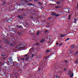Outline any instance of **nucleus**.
<instances>
[{
  "instance_id": "f257e3e1",
  "label": "nucleus",
  "mask_w": 78,
  "mask_h": 78,
  "mask_svg": "<svg viewBox=\"0 0 78 78\" xmlns=\"http://www.w3.org/2000/svg\"><path fill=\"white\" fill-rule=\"evenodd\" d=\"M71 70H69L68 72V75L69 76L70 78H72V77H73V74H72V73H71Z\"/></svg>"
},
{
  "instance_id": "f03ea898",
  "label": "nucleus",
  "mask_w": 78,
  "mask_h": 78,
  "mask_svg": "<svg viewBox=\"0 0 78 78\" xmlns=\"http://www.w3.org/2000/svg\"><path fill=\"white\" fill-rule=\"evenodd\" d=\"M27 5L29 6H34L33 4L31 3H28L27 4Z\"/></svg>"
},
{
  "instance_id": "7ed1b4c3",
  "label": "nucleus",
  "mask_w": 78,
  "mask_h": 78,
  "mask_svg": "<svg viewBox=\"0 0 78 78\" xmlns=\"http://www.w3.org/2000/svg\"><path fill=\"white\" fill-rule=\"evenodd\" d=\"M66 35H64V34H61V36L62 37H64V36H66Z\"/></svg>"
},
{
  "instance_id": "20e7f679",
  "label": "nucleus",
  "mask_w": 78,
  "mask_h": 78,
  "mask_svg": "<svg viewBox=\"0 0 78 78\" xmlns=\"http://www.w3.org/2000/svg\"><path fill=\"white\" fill-rule=\"evenodd\" d=\"M51 14L52 15V16H55V15H56V13H55V12H54L52 13Z\"/></svg>"
},
{
  "instance_id": "39448f33",
  "label": "nucleus",
  "mask_w": 78,
  "mask_h": 78,
  "mask_svg": "<svg viewBox=\"0 0 78 78\" xmlns=\"http://www.w3.org/2000/svg\"><path fill=\"white\" fill-rule=\"evenodd\" d=\"M17 17H18L19 19H22V17L20 16H17Z\"/></svg>"
},
{
  "instance_id": "423d86ee",
  "label": "nucleus",
  "mask_w": 78,
  "mask_h": 78,
  "mask_svg": "<svg viewBox=\"0 0 78 78\" xmlns=\"http://www.w3.org/2000/svg\"><path fill=\"white\" fill-rule=\"evenodd\" d=\"M38 5H39V6H42V4L40 2H39L38 3Z\"/></svg>"
},
{
  "instance_id": "0eeeda50",
  "label": "nucleus",
  "mask_w": 78,
  "mask_h": 78,
  "mask_svg": "<svg viewBox=\"0 0 78 78\" xmlns=\"http://www.w3.org/2000/svg\"><path fill=\"white\" fill-rule=\"evenodd\" d=\"M2 3H3V4H2V5H5V1H2Z\"/></svg>"
},
{
  "instance_id": "6e6552de",
  "label": "nucleus",
  "mask_w": 78,
  "mask_h": 78,
  "mask_svg": "<svg viewBox=\"0 0 78 78\" xmlns=\"http://www.w3.org/2000/svg\"><path fill=\"white\" fill-rule=\"evenodd\" d=\"M60 3H61V2H57V5H59Z\"/></svg>"
},
{
  "instance_id": "1a4fd4ad",
  "label": "nucleus",
  "mask_w": 78,
  "mask_h": 78,
  "mask_svg": "<svg viewBox=\"0 0 78 78\" xmlns=\"http://www.w3.org/2000/svg\"><path fill=\"white\" fill-rule=\"evenodd\" d=\"M44 41V39H42L41 41L40 42H41V43L43 42Z\"/></svg>"
},
{
  "instance_id": "9d476101",
  "label": "nucleus",
  "mask_w": 78,
  "mask_h": 78,
  "mask_svg": "<svg viewBox=\"0 0 78 78\" xmlns=\"http://www.w3.org/2000/svg\"><path fill=\"white\" fill-rule=\"evenodd\" d=\"M71 16V15L70 14L69 16V18H68L69 20H70V16Z\"/></svg>"
},
{
  "instance_id": "9b49d317",
  "label": "nucleus",
  "mask_w": 78,
  "mask_h": 78,
  "mask_svg": "<svg viewBox=\"0 0 78 78\" xmlns=\"http://www.w3.org/2000/svg\"><path fill=\"white\" fill-rule=\"evenodd\" d=\"M65 9H66V10H70V9L69 8H66Z\"/></svg>"
},
{
  "instance_id": "f8f14e48",
  "label": "nucleus",
  "mask_w": 78,
  "mask_h": 78,
  "mask_svg": "<svg viewBox=\"0 0 78 78\" xmlns=\"http://www.w3.org/2000/svg\"><path fill=\"white\" fill-rule=\"evenodd\" d=\"M69 38H67L66 40H65V41H68V40H69Z\"/></svg>"
},
{
  "instance_id": "ddd939ff",
  "label": "nucleus",
  "mask_w": 78,
  "mask_h": 78,
  "mask_svg": "<svg viewBox=\"0 0 78 78\" xmlns=\"http://www.w3.org/2000/svg\"><path fill=\"white\" fill-rule=\"evenodd\" d=\"M75 54L76 55H77V54H78V50L76 51V52L75 53Z\"/></svg>"
},
{
  "instance_id": "4468645a",
  "label": "nucleus",
  "mask_w": 78,
  "mask_h": 78,
  "mask_svg": "<svg viewBox=\"0 0 78 78\" xmlns=\"http://www.w3.org/2000/svg\"><path fill=\"white\" fill-rule=\"evenodd\" d=\"M74 47V45H72L71 46V48H73Z\"/></svg>"
},
{
  "instance_id": "2eb2a0df",
  "label": "nucleus",
  "mask_w": 78,
  "mask_h": 78,
  "mask_svg": "<svg viewBox=\"0 0 78 78\" xmlns=\"http://www.w3.org/2000/svg\"><path fill=\"white\" fill-rule=\"evenodd\" d=\"M39 33V31H38V32H37V35H38Z\"/></svg>"
},
{
  "instance_id": "dca6fc26",
  "label": "nucleus",
  "mask_w": 78,
  "mask_h": 78,
  "mask_svg": "<svg viewBox=\"0 0 78 78\" xmlns=\"http://www.w3.org/2000/svg\"><path fill=\"white\" fill-rule=\"evenodd\" d=\"M11 59H12V57H11L10 58H9L8 59V60H9V61H10Z\"/></svg>"
},
{
  "instance_id": "f3484780",
  "label": "nucleus",
  "mask_w": 78,
  "mask_h": 78,
  "mask_svg": "<svg viewBox=\"0 0 78 78\" xmlns=\"http://www.w3.org/2000/svg\"><path fill=\"white\" fill-rule=\"evenodd\" d=\"M61 8V7H59V6H56L55 7V8Z\"/></svg>"
},
{
  "instance_id": "a211bd4d",
  "label": "nucleus",
  "mask_w": 78,
  "mask_h": 78,
  "mask_svg": "<svg viewBox=\"0 0 78 78\" xmlns=\"http://www.w3.org/2000/svg\"><path fill=\"white\" fill-rule=\"evenodd\" d=\"M50 51L49 50H47V51H46V53H48V52H49Z\"/></svg>"
},
{
  "instance_id": "6ab92c4d",
  "label": "nucleus",
  "mask_w": 78,
  "mask_h": 78,
  "mask_svg": "<svg viewBox=\"0 0 78 78\" xmlns=\"http://www.w3.org/2000/svg\"><path fill=\"white\" fill-rule=\"evenodd\" d=\"M69 52H70V53H71V54H72V51H71V50L69 51Z\"/></svg>"
},
{
  "instance_id": "aec40b11",
  "label": "nucleus",
  "mask_w": 78,
  "mask_h": 78,
  "mask_svg": "<svg viewBox=\"0 0 78 78\" xmlns=\"http://www.w3.org/2000/svg\"><path fill=\"white\" fill-rule=\"evenodd\" d=\"M21 60H22V61H24V60H25V59L24 58H21Z\"/></svg>"
},
{
  "instance_id": "412c9836",
  "label": "nucleus",
  "mask_w": 78,
  "mask_h": 78,
  "mask_svg": "<svg viewBox=\"0 0 78 78\" xmlns=\"http://www.w3.org/2000/svg\"><path fill=\"white\" fill-rule=\"evenodd\" d=\"M28 59H29V58H28V57H27V58H26V60H28Z\"/></svg>"
},
{
  "instance_id": "4be33fe9",
  "label": "nucleus",
  "mask_w": 78,
  "mask_h": 78,
  "mask_svg": "<svg viewBox=\"0 0 78 78\" xmlns=\"http://www.w3.org/2000/svg\"><path fill=\"white\" fill-rule=\"evenodd\" d=\"M77 62H78V60H76V61L75 63H77Z\"/></svg>"
},
{
  "instance_id": "5701e85b",
  "label": "nucleus",
  "mask_w": 78,
  "mask_h": 78,
  "mask_svg": "<svg viewBox=\"0 0 78 78\" xmlns=\"http://www.w3.org/2000/svg\"><path fill=\"white\" fill-rule=\"evenodd\" d=\"M24 2H28V1H27V0H25Z\"/></svg>"
},
{
  "instance_id": "b1692460",
  "label": "nucleus",
  "mask_w": 78,
  "mask_h": 78,
  "mask_svg": "<svg viewBox=\"0 0 78 78\" xmlns=\"http://www.w3.org/2000/svg\"><path fill=\"white\" fill-rule=\"evenodd\" d=\"M62 45V43H61L60 44L59 46H61V45Z\"/></svg>"
},
{
  "instance_id": "393cba45",
  "label": "nucleus",
  "mask_w": 78,
  "mask_h": 78,
  "mask_svg": "<svg viewBox=\"0 0 78 78\" xmlns=\"http://www.w3.org/2000/svg\"><path fill=\"white\" fill-rule=\"evenodd\" d=\"M36 45H39V43H37L36 44Z\"/></svg>"
},
{
  "instance_id": "a878e982",
  "label": "nucleus",
  "mask_w": 78,
  "mask_h": 78,
  "mask_svg": "<svg viewBox=\"0 0 78 78\" xmlns=\"http://www.w3.org/2000/svg\"><path fill=\"white\" fill-rule=\"evenodd\" d=\"M31 19H33V16H32L30 17Z\"/></svg>"
},
{
  "instance_id": "bb28decb",
  "label": "nucleus",
  "mask_w": 78,
  "mask_h": 78,
  "mask_svg": "<svg viewBox=\"0 0 78 78\" xmlns=\"http://www.w3.org/2000/svg\"><path fill=\"white\" fill-rule=\"evenodd\" d=\"M58 15H55V16L56 17H58Z\"/></svg>"
},
{
  "instance_id": "cd10ccee",
  "label": "nucleus",
  "mask_w": 78,
  "mask_h": 78,
  "mask_svg": "<svg viewBox=\"0 0 78 78\" xmlns=\"http://www.w3.org/2000/svg\"><path fill=\"white\" fill-rule=\"evenodd\" d=\"M65 62H66V63H67V62H68L67 61H65Z\"/></svg>"
},
{
  "instance_id": "c85d7f7f",
  "label": "nucleus",
  "mask_w": 78,
  "mask_h": 78,
  "mask_svg": "<svg viewBox=\"0 0 78 78\" xmlns=\"http://www.w3.org/2000/svg\"><path fill=\"white\" fill-rule=\"evenodd\" d=\"M12 9H9V10H11Z\"/></svg>"
},
{
  "instance_id": "c756f323",
  "label": "nucleus",
  "mask_w": 78,
  "mask_h": 78,
  "mask_svg": "<svg viewBox=\"0 0 78 78\" xmlns=\"http://www.w3.org/2000/svg\"><path fill=\"white\" fill-rule=\"evenodd\" d=\"M47 30H46L45 31V33H47Z\"/></svg>"
},
{
  "instance_id": "7c9ffc66",
  "label": "nucleus",
  "mask_w": 78,
  "mask_h": 78,
  "mask_svg": "<svg viewBox=\"0 0 78 78\" xmlns=\"http://www.w3.org/2000/svg\"><path fill=\"white\" fill-rule=\"evenodd\" d=\"M1 56H4V55H2Z\"/></svg>"
},
{
  "instance_id": "2f4dec72",
  "label": "nucleus",
  "mask_w": 78,
  "mask_h": 78,
  "mask_svg": "<svg viewBox=\"0 0 78 78\" xmlns=\"http://www.w3.org/2000/svg\"><path fill=\"white\" fill-rule=\"evenodd\" d=\"M74 20L75 21V22H76V19H74Z\"/></svg>"
},
{
  "instance_id": "473e14b6",
  "label": "nucleus",
  "mask_w": 78,
  "mask_h": 78,
  "mask_svg": "<svg viewBox=\"0 0 78 78\" xmlns=\"http://www.w3.org/2000/svg\"><path fill=\"white\" fill-rule=\"evenodd\" d=\"M10 45L13 46V45L12 44H10Z\"/></svg>"
},
{
  "instance_id": "72a5a7b5",
  "label": "nucleus",
  "mask_w": 78,
  "mask_h": 78,
  "mask_svg": "<svg viewBox=\"0 0 78 78\" xmlns=\"http://www.w3.org/2000/svg\"><path fill=\"white\" fill-rule=\"evenodd\" d=\"M32 57H34V56H33V55H32Z\"/></svg>"
},
{
  "instance_id": "f704fd0d",
  "label": "nucleus",
  "mask_w": 78,
  "mask_h": 78,
  "mask_svg": "<svg viewBox=\"0 0 78 78\" xmlns=\"http://www.w3.org/2000/svg\"><path fill=\"white\" fill-rule=\"evenodd\" d=\"M56 78H59V77L58 76H57L56 77Z\"/></svg>"
},
{
  "instance_id": "c9c22d12",
  "label": "nucleus",
  "mask_w": 78,
  "mask_h": 78,
  "mask_svg": "<svg viewBox=\"0 0 78 78\" xmlns=\"http://www.w3.org/2000/svg\"><path fill=\"white\" fill-rule=\"evenodd\" d=\"M77 9H78V4H77Z\"/></svg>"
},
{
  "instance_id": "e433bc0d",
  "label": "nucleus",
  "mask_w": 78,
  "mask_h": 78,
  "mask_svg": "<svg viewBox=\"0 0 78 78\" xmlns=\"http://www.w3.org/2000/svg\"><path fill=\"white\" fill-rule=\"evenodd\" d=\"M58 43H56V45H58Z\"/></svg>"
},
{
  "instance_id": "4c0bfd02",
  "label": "nucleus",
  "mask_w": 78,
  "mask_h": 78,
  "mask_svg": "<svg viewBox=\"0 0 78 78\" xmlns=\"http://www.w3.org/2000/svg\"><path fill=\"white\" fill-rule=\"evenodd\" d=\"M28 55V54H27L25 56H27Z\"/></svg>"
},
{
  "instance_id": "58836bf2",
  "label": "nucleus",
  "mask_w": 78,
  "mask_h": 78,
  "mask_svg": "<svg viewBox=\"0 0 78 78\" xmlns=\"http://www.w3.org/2000/svg\"><path fill=\"white\" fill-rule=\"evenodd\" d=\"M65 70V71H66V69H64Z\"/></svg>"
},
{
  "instance_id": "ea45409f",
  "label": "nucleus",
  "mask_w": 78,
  "mask_h": 78,
  "mask_svg": "<svg viewBox=\"0 0 78 78\" xmlns=\"http://www.w3.org/2000/svg\"><path fill=\"white\" fill-rule=\"evenodd\" d=\"M29 1H32V0H29Z\"/></svg>"
},
{
  "instance_id": "a19ab883",
  "label": "nucleus",
  "mask_w": 78,
  "mask_h": 78,
  "mask_svg": "<svg viewBox=\"0 0 78 78\" xmlns=\"http://www.w3.org/2000/svg\"><path fill=\"white\" fill-rule=\"evenodd\" d=\"M0 9H2V8H1L0 7Z\"/></svg>"
},
{
  "instance_id": "79ce46f5",
  "label": "nucleus",
  "mask_w": 78,
  "mask_h": 78,
  "mask_svg": "<svg viewBox=\"0 0 78 78\" xmlns=\"http://www.w3.org/2000/svg\"><path fill=\"white\" fill-rule=\"evenodd\" d=\"M39 70H40V69H39Z\"/></svg>"
},
{
  "instance_id": "37998d69",
  "label": "nucleus",
  "mask_w": 78,
  "mask_h": 78,
  "mask_svg": "<svg viewBox=\"0 0 78 78\" xmlns=\"http://www.w3.org/2000/svg\"><path fill=\"white\" fill-rule=\"evenodd\" d=\"M26 15H25V16H26Z\"/></svg>"
},
{
  "instance_id": "c03bdc74",
  "label": "nucleus",
  "mask_w": 78,
  "mask_h": 78,
  "mask_svg": "<svg viewBox=\"0 0 78 78\" xmlns=\"http://www.w3.org/2000/svg\"><path fill=\"white\" fill-rule=\"evenodd\" d=\"M22 10H23V9H22Z\"/></svg>"
}]
</instances>
